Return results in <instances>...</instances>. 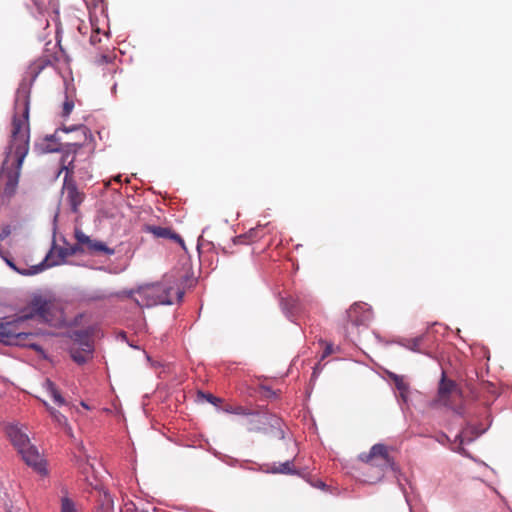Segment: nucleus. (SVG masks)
Returning a JSON list of instances; mask_svg holds the SVG:
<instances>
[{"label":"nucleus","instance_id":"obj_1","mask_svg":"<svg viewBox=\"0 0 512 512\" xmlns=\"http://www.w3.org/2000/svg\"><path fill=\"white\" fill-rule=\"evenodd\" d=\"M29 104L30 90L23 83L16 92L11 140L0 170V193L7 197L17 190L22 163L29 152Z\"/></svg>","mask_w":512,"mask_h":512},{"label":"nucleus","instance_id":"obj_2","mask_svg":"<svg viewBox=\"0 0 512 512\" xmlns=\"http://www.w3.org/2000/svg\"><path fill=\"white\" fill-rule=\"evenodd\" d=\"M27 319L38 318L53 327H63L67 320L61 300L46 295H35L26 308Z\"/></svg>","mask_w":512,"mask_h":512},{"label":"nucleus","instance_id":"obj_3","mask_svg":"<svg viewBox=\"0 0 512 512\" xmlns=\"http://www.w3.org/2000/svg\"><path fill=\"white\" fill-rule=\"evenodd\" d=\"M358 460L365 465L363 475L369 483L380 481L388 470L395 469L389 448L381 443L373 445L369 452L361 453Z\"/></svg>","mask_w":512,"mask_h":512},{"label":"nucleus","instance_id":"obj_4","mask_svg":"<svg viewBox=\"0 0 512 512\" xmlns=\"http://www.w3.org/2000/svg\"><path fill=\"white\" fill-rule=\"evenodd\" d=\"M184 292L167 283H157L141 288L137 291L135 301L141 307L155 305H171L175 301H181Z\"/></svg>","mask_w":512,"mask_h":512},{"label":"nucleus","instance_id":"obj_5","mask_svg":"<svg viewBox=\"0 0 512 512\" xmlns=\"http://www.w3.org/2000/svg\"><path fill=\"white\" fill-rule=\"evenodd\" d=\"M27 320L25 313L13 319H0V342L6 345H28L36 351L41 350L37 344L26 342L28 338L34 335L24 330Z\"/></svg>","mask_w":512,"mask_h":512},{"label":"nucleus","instance_id":"obj_6","mask_svg":"<svg viewBox=\"0 0 512 512\" xmlns=\"http://www.w3.org/2000/svg\"><path fill=\"white\" fill-rule=\"evenodd\" d=\"M65 169L66 175L62 187V195L64 197V201L69 205L71 211L73 213H77L79 211L80 205L85 199V193L79 190L76 182L72 179L71 175L73 170L69 169L68 167H65Z\"/></svg>","mask_w":512,"mask_h":512},{"label":"nucleus","instance_id":"obj_7","mask_svg":"<svg viewBox=\"0 0 512 512\" xmlns=\"http://www.w3.org/2000/svg\"><path fill=\"white\" fill-rule=\"evenodd\" d=\"M78 253H84V247L77 245V243L69 247H58L56 246L55 241H53L50 251L41 262L43 270L49 267L61 265L65 263L68 257L74 256Z\"/></svg>","mask_w":512,"mask_h":512},{"label":"nucleus","instance_id":"obj_8","mask_svg":"<svg viewBox=\"0 0 512 512\" xmlns=\"http://www.w3.org/2000/svg\"><path fill=\"white\" fill-rule=\"evenodd\" d=\"M75 239L77 245L84 247V253L91 255H113L114 249L109 248L104 242L91 239L82 230L75 229Z\"/></svg>","mask_w":512,"mask_h":512},{"label":"nucleus","instance_id":"obj_9","mask_svg":"<svg viewBox=\"0 0 512 512\" xmlns=\"http://www.w3.org/2000/svg\"><path fill=\"white\" fill-rule=\"evenodd\" d=\"M460 396L461 391L455 381L447 379L445 373H442V378L438 387V401L445 406H450V398L452 396Z\"/></svg>","mask_w":512,"mask_h":512},{"label":"nucleus","instance_id":"obj_10","mask_svg":"<svg viewBox=\"0 0 512 512\" xmlns=\"http://www.w3.org/2000/svg\"><path fill=\"white\" fill-rule=\"evenodd\" d=\"M142 230L152 234L157 239H167L180 244L184 247V241L179 234L169 227L144 224Z\"/></svg>","mask_w":512,"mask_h":512},{"label":"nucleus","instance_id":"obj_11","mask_svg":"<svg viewBox=\"0 0 512 512\" xmlns=\"http://www.w3.org/2000/svg\"><path fill=\"white\" fill-rule=\"evenodd\" d=\"M19 453L22 455V458L27 465L32 466L36 471H38L41 474L46 473V468L43 463V459L35 447L29 444L24 449L19 451Z\"/></svg>","mask_w":512,"mask_h":512},{"label":"nucleus","instance_id":"obj_12","mask_svg":"<svg viewBox=\"0 0 512 512\" xmlns=\"http://www.w3.org/2000/svg\"><path fill=\"white\" fill-rule=\"evenodd\" d=\"M33 3L41 15H47L56 20L59 16V0H33Z\"/></svg>","mask_w":512,"mask_h":512},{"label":"nucleus","instance_id":"obj_13","mask_svg":"<svg viewBox=\"0 0 512 512\" xmlns=\"http://www.w3.org/2000/svg\"><path fill=\"white\" fill-rule=\"evenodd\" d=\"M81 348L72 347L70 349V355L72 359L79 365L85 364L89 359L92 358L93 346L89 340H85L81 343Z\"/></svg>","mask_w":512,"mask_h":512},{"label":"nucleus","instance_id":"obj_14","mask_svg":"<svg viewBox=\"0 0 512 512\" xmlns=\"http://www.w3.org/2000/svg\"><path fill=\"white\" fill-rule=\"evenodd\" d=\"M7 435L18 452L30 444L28 436L15 425L7 427Z\"/></svg>","mask_w":512,"mask_h":512},{"label":"nucleus","instance_id":"obj_15","mask_svg":"<svg viewBox=\"0 0 512 512\" xmlns=\"http://www.w3.org/2000/svg\"><path fill=\"white\" fill-rule=\"evenodd\" d=\"M43 387L47 394L53 399L55 404H57L58 406L66 405L64 397L62 396L56 385L50 379L45 380Z\"/></svg>","mask_w":512,"mask_h":512},{"label":"nucleus","instance_id":"obj_16","mask_svg":"<svg viewBox=\"0 0 512 512\" xmlns=\"http://www.w3.org/2000/svg\"><path fill=\"white\" fill-rule=\"evenodd\" d=\"M389 378L393 381L395 384L397 390L400 392V396L406 400L408 391H409V385L405 381L404 376L397 375L395 373H388Z\"/></svg>","mask_w":512,"mask_h":512},{"label":"nucleus","instance_id":"obj_17","mask_svg":"<svg viewBox=\"0 0 512 512\" xmlns=\"http://www.w3.org/2000/svg\"><path fill=\"white\" fill-rule=\"evenodd\" d=\"M363 309V306L360 304H353L350 309L347 311V317L349 322L353 325L358 326L362 325L365 322V316L359 317V313Z\"/></svg>","mask_w":512,"mask_h":512},{"label":"nucleus","instance_id":"obj_18","mask_svg":"<svg viewBox=\"0 0 512 512\" xmlns=\"http://www.w3.org/2000/svg\"><path fill=\"white\" fill-rule=\"evenodd\" d=\"M49 65H51V61L46 57L35 60L29 67L32 80H35L41 71Z\"/></svg>","mask_w":512,"mask_h":512},{"label":"nucleus","instance_id":"obj_19","mask_svg":"<svg viewBox=\"0 0 512 512\" xmlns=\"http://www.w3.org/2000/svg\"><path fill=\"white\" fill-rule=\"evenodd\" d=\"M223 410L227 413L236 414V415H252L253 411L247 407H244L242 405H233V404H226L223 407Z\"/></svg>","mask_w":512,"mask_h":512},{"label":"nucleus","instance_id":"obj_20","mask_svg":"<svg viewBox=\"0 0 512 512\" xmlns=\"http://www.w3.org/2000/svg\"><path fill=\"white\" fill-rule=\"evenodd\" d=\"M260 230H262V229L261 228L250 229L247 234L237 236L235 238V243L236 244H246L247 243V239H249L250 241L256 240L257 238L260 237V235H259V231Z\"/></svg>","mask_w":512,"mask_h":512},{"label":"nucleus","instance_id":"obj_21","mask_svg":"<svg viewBox=\"0 0 512 512\" xmlns=\"http://www.w3.org/2000/svg\"><path fill=\"white\" fill-rule=\"evenodd\" d=\"M10 268L24 276L38 274L43 271V265L41 263L32 266L30 269H21L17 267L15 263H13V265L10 266Z\"/></svg>","mask_w":512,"mask_h":512},{"label":"nucleus","instance_id":"obj_22","mask_svg":"<svg viewBox=\"0 0 512 512\" xmlns=\"http://www.w3.org/2000/svg\"><path fill=\"white\" fill-rule=\"evenodd\" d=\"M49 411H50L52 418L59 426L68 428L70 430V427L68 426V423H67V418L64 415H62L59 411L52 409V408H49Z\"/></svg>","mask_w":512,"mask_h":512},{"label":"nucleus","instance_id":"obj_23","mask_svg":"<svg viewBox=\"0 0 512 512\" xmlns=\"http://www.w3.org/2000/svg\"><path fill=\"white\" fill-rule=\"evenodd\" d=\"M271 471L273 473L291 474L294 472L293 462L286 461V462L280 464L278 467H274Z\"/></svg>","mask_w":512,"mask_h":512},{"label":"nucleus","instance_id":"obj_24","mask_svg":"<svg viewBox=\"0 0 512 512\" xmlns=\"http://www.w3.org/2000/svg\"><path fill=\"white\" fill-rule=\"evenodd\" d=\"M61 512H78L75 503L68 497L61 499Z\"/></svg>","mask_w":512,"mask_h":512},{"label":"nucleus","instance_id":"obj_25","mask_svg":"<svg viewBox=\"0 0 512 512\" xmlns=\"http://www.w3.org/2000/svg\"><path fill=\"white\" fill-rule=\"evenodd\" d=\"M283 305L286 309H289L291 313H297L299 311L298 300L293 297L285 299Z\"/></svg>","mask_w":512,"mask_h":512},{"label":"nucleus","instance_id":"obj_26","mask_svg":"<svg viewBox=\"0 0 512 512\" xmlns=\"http://www.w3.org/2000/svg\"><path fill=\"white\" fill-rule=\"evenodd\" d=\"M113 59H114V55L111 54V53L100 54V55L96 56L95 63L101 65V64H104V63H110V62L113 61Z\"/></svg>","mask_w":512,"mask_h":512},{"label":"nucleus","instance_id":"obj_27","mask_svg":"<svg viewBox=\"0 0 512 512\" xmlns=\"http://www.w3.org/2000/svg\"><path fill=\"white\" fill-rule=\"evenodd\" d=\"M199 396H201L202 398H205L209 403H211L215 406H218L220 403H222L221 398H218L210 393L199 392Z\"/></svg>","mask_w":512,"mask_h":512},{"label":"nucleus","instance_id":"obj_28","mask_svg":"<svg viewBox=\"0 0 512 512\" xmlns=\"http://www.w3.org/2000/svg\"><path fill=\"white\" fill-rule=\"evenodd\" d=\"M74 108V102L68 98L63 103V116H68Z\"/></svg>","mask_w":512,"mask_h":512},{"label":"nucleus","instance_id":"obj_29","mask_svg":"<svg viewBox=\"0 0 512 512\" xmlns=\"http://www.w3.org/2000/svg\"><path fill=\"white\" fill-rule=\"evenodd\" d=\"M421 338H415L409 341V344L407 345V348H409L412 351L419 352V346L421 343Z\"/></svg>","mask_w":512,"mask_h":512},{"label":"nucleus","instance_id":"obj_30","mask_svg":"<svg viewBox=\"0 0 512 512\" xmlns=\"http://www.w3.org/2000/svg\"><path fill=\"white\" fill-rule=\"evenodd\" d=\"M90 42L92 44H96L97 42H100L99 32L91 35Z\"/></svg>","mask_w":512,"mask_h":512},{"label":"nucleus","instance_id":"obj_31","mask_svg":"<svg viewBox=\"0 0 512 512\" xmlns=\"http://www.w3.org/2000/svg\"><path fill=\"white\" fill-rule=\"evenodd\" d=\"M331 353H332V345H327L325 350H324V352H323L322 358L327 357Z\"/></svg>","mask_w":512,"mask_h":512},{"label":"nucleus","instance_id":"obj_32","mask_svg":"<svg viewBox=\"0 0 512 512\" xmlns=\"http://www.w3.org/2000/svg\"><path fill=\"white\" fill-rule=\"evenodd\" d=\"M2 258L4 259V261L6 262V264L10 267L13 265V261L7 257H5L4 255H2Z\"/></svg>","mask_w":512,"mask_h":512},{"label":"nucleus","instance_id":"obj_33","mask_svg":"<svg viewBox=\"0 0 512 512\" xmlns=\"http://www.w3.org/2000/svg\"><path fill=\"white\" fill-rule=\"evenodd\" d=\"M77 129L80 130L84 135H86V133L88 131L87 127H85L83 125L79 126Z\"/></svg>","mask_w":512,"mask_h":512},{"label":"nucleus","instance_id":"obj_34","mask_svg":"<svg viewBox=\"0 0 512 512\" xmlns=\"http://www.w3.org/2000/svg\"><path fill=\"white\" fill-rule=\"evenodd\" d=\"M115 180L120 181V176H117Z\"/></svg>","mask_w":512,"mask_h":512}]
</instances>
